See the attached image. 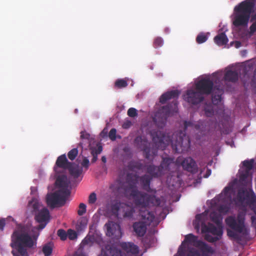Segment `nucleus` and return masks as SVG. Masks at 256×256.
<instances>
[{
    "instance_id": "obj_1",
    "label": "nucleus",
    "mask_w": 256,
    "mask_h": 256,
    "mask_svg": "<svg viewBox=\"0 0 256 256\" xmlns=\"http://www.w3.org/2000/svg\"><path fill=\"white\" fill-rule=\"evenodd\" d=\"M158 132H156V136H154L152 138L156 148H151L150 144L141 136H138L134 139V144L143 151L145 158L148 160L152 159L157 154L158 148L164 150L170 143L173 150L177 153H184L190 148V138L182 131L174 134L175 140L166 138L164 134L162 136H158Z\"/></svg>"
},
{
    "instance_id": "obj_2",
    "label": "nucleus",
    "mask_w": 256,
    "mask_h": 256,
    "mask_svg": "<svg viewBox=\"0 0 256 256\" xmlns=\"http://www.w3.org/2000/svg\"><path fill=\"white\" fill-rule=\"evenodd\" d=\"M28 232L27 227L20 226L14 231L12 236L10 246L12 248H16L21 256H28L24 247L32 248L34 245V240H36L40 234L39 232H32L34 234L31 236Z\"/></svg>"
},
{
    "instance_id": "obj_3",
    "label": "nucleus",
    "mask_w": 256,
    "mask_h": 256,
    "mask_svg": "<svg viewBox=\"0 0 256 256\" xmlns=\"http://www.w3.org/2000/svg\"><path fill=\"white\" fill-rule=\"evenodd\" d=\"M223 80L220 82V84L217 85V82H214L208 78H204L198 81L196 84V90L203 94L208 95L212 94V102L214 104H218L220 102L222 95L224 93V87L222 85Z\"/></svg>"
},
{
    "instance_id": "obj_4",
    "label": "nucleus",
    "mask_w": 256,
    "mask_h": 256,
    "mask_svg": "<svg viewBox=\"0 0 256 256\" xmlns=\"http://www.w3.org/2000/svg\"><path fill=\"white\" fill-rule=\"evenodd\" d=\"M132 177L130 174L127 175V180H130V178ZM134 178L132 184H130V195L132 197L135 204L142 208H146L150 206L158 205L160 204V200L156 198L155 196L150 195L146 193L140 192L136 186V181L138 176L136 175L132 176Z\"/></svg>"
},
{
    "instance_id": "obj_5",
    "label": "nucleus",
    "mask_w": 256,
    "mask_h": 256,
    "mask_svg": "<svg viewBox=\"0 0 256 256\" xmlns=\"http://www.w3.org/2000/svg\"><path fill=\"white\" fill-rule=\"evenodd\" d=\"M254 6V2L248 0H244L236 6L234 9V25L236 26H246Z\"/></svg>"
},
{
    "instance_id": "obj_6",
    "label": "nucleus",
    "mask_w": 256,
    "mask_h": 256,
    "mask_svg": "<svg viewBox=\"0 0 256 256\" xmlns=\"http://www.w3.org/2000/svg\"><path fill=\"white\" fill-rule=\"evenodd\" d=\"M120 246L126 252V254L110 244H106L102 248V254L104 256H138V247L134 243L122 242Z\"/></svg>"
},
{
    "instance_id": "obj_7",
    "label": "nucleus",
    "mask_w": 256,
    "mask_h": 256,
    "mask_svg": "<svg viewBox=\"0 0 256 256\" xmlns=\"http://www.w3.org/2000/svg\"><path fill=\"white\" fill-rule=\"evenodd\" d=\"M174 165V159L170 158H163L160 166L150 164L146 166V172L152 178H158L164 174L166 171H170V167Z\"/></svg>"
},
{
    "instance_id": "obj_8",
    "label": "nucleus",
    "mask_w": 256,
    "mask_h": 256,
    "mask_svg": "<svg viewBox=\"0 0 256 256\" xmlns=\"http://www.w3.org/2000/svg\"><path fill=\"white\" fill-rule=\"evenodd\" d=\"M70 194V190H58L46 196L47 204L52 208L63 206Z\"/></svg>"
},
{
    "instance_id": "obj_9",
    "label": "nucleus",
    "mask_w": 256,
    "mask_h": 256,
    "mask_svg": "<svg viewBox=\"0 0 256 256\" xmlns=\"http://www.w3.org/2000/svg\"><path fill=\"white\" fill-rule=\"evenodd\" d=\"M244 216L239 214L236 220L234 217L230 216L226 219V222L232 230L244 235H247L248 232L244 226Z\"/></svg>"
},
{
    "instance_id": "obj_10",
    "label": "nucleus",
    "mask_w": 256,
    "mask_h": 256,
    "mask_svg": "<svg viewBox=\"0 0 256 256\" xmlns=\"http://www.w3.org/2000/svg\"><path fill=\"white\" fill-rule=\"evenodd\" d=\"M177 110V102L176 101L172 102L170 104L163 106L156 113L154 117L153 118V121L157 124V117L161 116V127H162L164 125L167 118L174 112H176Z\"/></svg>"
},
{
    "instance_id": "obj_11",
    "label": "nucleus",
    "mask_w": 256,
    "mask_h": 256,
    "mask_svg": "<svg viewBox=\"0 0 256 256\" xmlns=\"http://www.w3.org/2000/svg\"><path fill=\"white\" fill-rule=\"evenodd\" d=\"M111 211L112 215L118 218H121L120 212H122V217L128 219L132 218L134 212V208L126 205L122 206L118 203H116L112 206Z\"/></svg>"
},
{
    "instance_id": "obj_12",
    "label": "nucleus",
    "mask_w": 256,
    "mask_h": 256,
    "mask_svg": "<svg viewBox=\"0 0 256 256\" xmlns=\"http://www.w3.org/2000/svg\"><path fill=\"white\" fill-rule=\"evenodd\" d=\"M34 218L40 224L38 226L32 228V232H38L46 227L50 220L49 210L46 208H42L36 213Z\"/></svg>"
},
{
    "instance_id": "obj_13",
    "label": "nucleus",
    "mask_w": 256,
    "mask_h": 256,
    "mask_svg": "<svg viewBox=\"0 0 256 256\" xmlns=\"http://www.w3.org/2000/svg\"><path fill=\"white\" fill-rule=\"evenodd\" d=\"M184 240L188 243L193 244L194 246L199 248L202 252L210 253L212 252L211 246L202 241L198 240V237L192 234L186 235L185 236Z\"/></svg>"
},
{
    "instance_id": "obj_14",
    "label": "nucleus",
    "mask_w": 256,
    "mask_h": 256,
    "mask_svg": "<svg viewBox=\"0 0 256 256\" xmlns=\"http://www.w3.org/2000/svg\"><path fill=\"white\" fill-rule=\"evenodd\" d=\"M106 228V235L112 237V238L118 240L122 236V232L119 224L109 222L105 224Z\"/></svg>"
},
{
    "instance_id": "obj_15",
    "label": "nucleus",
    "mask_w": 256,
    "mask_h": 256,
    "mask_svg": "<svg viewBox=\"0 0 256 256\" xmlns=\"http://www.w3.org/2000/svg\"><path fill=\"white\" fill-rule=\"evenodd\" d=\"M185 101L193 105H196L203 101L204 97L198 92L188 90L184 96Z\"/></svg>"
},
{
    "instance_id": "obj_16",
    "label": "nucleus",
    "mask_w": 256,
    "mask_h": 256,
    "mask_svg": "<svg viewBox=\"0 0 256 256\" xmlns=\"http://www.w3.org/2000/svg\"><path fill=\"white\" fill-rule=\"evenodd\" d=\"M237 199L242 204L244 202L246 204H254L256 201V196L254 193L250 194L245 188H241L238 190Z\"/></svg>"
},
{
    "instance_id": "obj_17",
    "label": "nucleus",
    "mask_w": 256,
    "mask_h": 256,
    "mask_svg": "<svg viewBox=\"0 0 256 256\" xmlns=\"http://www.w3.org/2000/svg\"><path fill=\"white\" fill-rule=\"evenodd\" d=\"M72 162L68 161L65 154L59 156L56 160L55 165L54 167V170L58 174L60 173L59 168H61L63 170H67L68 166H72Z\"/></svg>"
},
{
    "instance_id": "obj_18",
    "label": "nucleus",
    "mask_w": 256,
    "mask_h": 256,
    "mask_svg": "<svg viewBox=\"0 0 256 256\" xmlns=\"http://www.w3.org/2000/svg\"><path fill=\"white\" fill-rule=\"evenodd\" d=\"M183 168L192 174H196L198 172V167L195 160L190 157L185 158L181 162Z\"/></svg>"
},
{
    "instance_id": "obj_19",
    "label": "nucleus",
    "mask_w": 256,
    "mask_h": 256,
    "mask_svg": "<svg viewBox=\"0 0 256 256\" xmlns=\"http://www.w3.org/2000/svg\"><path fill=\"white\" fill-rule=\"evenodd\" d=\"M202 233L210 232L214 235L220 236L222 234V225L216 227L213 224L208 223V225L204 224H202Z\"/></svg>"
},
{
    "instance_id": "obj_20",
    "label": "nucleus",
    "mask_w": 256,
    "mask_h": 256,
    "mask_svg": "<svg viewBox=\"0 0 256 256\" xmlns=\"http://www.w3.org/2000/svg\"><path fill=\"white\" fill-rule=\"evenodd\" d=\"M56 184L60 188L59 190H70L68 189L70 182L66 175L58 176L56 179Z\"/></svg>"
},
{
    "instance_id": "obj_21",
    "label": "nucleus",
    "mask_w": 256,
    "mask_h": 256,
    "mask_svg": "<svg viewBox=\"0 0 256 256\" xmlns=\"http://www.w3.org/2000/svg\"><path fill=\"white\" fill-rule=\"evenodd\" d=\"M146 224L143 222H135L132 224L134 231L138 236H143L146 231Z\"/></svg>"
},
{
    "instance_id": "obj_22",
    "label": "nucleus",
    "mask_w": 256,
    "mask_h": 256,
    "mask_svg": "<svg viewBox=\"0 0 256 256\" xmlns=\"http://www.w3.org/2000/svg\"><path fill=\"white\" fill-rule=\"evenodd\" d=\"M240 72L238 70H228L225 72L224 78L225 81L235 82L238 79Z\"/></svg>"
},
{
    "instance_id": "obj_23",
    "label": "nucleus",
    "mask_w": 256,
    "mask_h": 256,
    "mask_svg": "<svg viewBox=\"0 0 256 256\" xmlns=\"http://www.w3.org/2000/svg\"><path fill=\"white\" fill-rule=\"evenodd\" d=\"M180 92L178 90H172L163 94L160 98V102L164 104L172 98H178Z\"/></svg>"
},
{
    "instance_id": "obj_24",
    "label": "nucleus",
    "mask_w": 256,
    "mask_h": 256,
    "mask_svg": "<svg viewBox=\"0 0 256 256\" xmlns=\"http://www.w3.org/2000/svg\"><path fill=\"white\" fill-rule=\"evenodd\" d=\"M140 215L142 219L144 220L146 224H150L152 222L155 218V216L153 212H150L148 210H140Z\"/></svg>"
},
{
    "instance_id": "obj_25",
    "label": "nucleus",
    "mask_w": 256,
    "mask_h": 256,
    "mask_svg": "<svg viewBox=\"0 0 256 256\" xmlns=\"http://www.w3.org/2000/svg\"><path fill=\"white\" fill-rule=\"evenodd\" d=\"M152 180V176L148 174H144L140 178V181L142 188L148 192H151L150 184Z\"/></svg>"
},
{
    "instance_id": "obj_26",
    "label": "nucleus",
    "mask_w": 256,
    "mask_h": 256,
    "mask_svg": "<svg viewBox=\"0 0 256 256\" xmlns=\"http://www.w3.org/2000/svg\"><path fill=\"white\" fill-rule=\"evenodd\" d=\"M80 137L82 142H80L79 146L82 148V150L84 148V146L86 144H87L88 147L90 148L92 146L90 144V136L88 133L85 130L82 131Z\"/></svg>"
},
{
    "instance_id": "obj_27",
    "label": "nucleus",
    "mask_w": 256,
    "mask_h": 256,
    "mask_svg": "<svg viewBox=\"0 0 256 256\" xmlns=\"http://www.w3.org/2000/svg\"><path fill=\"white\" fill-rule=\"evenodd\" d=\"M68 170L70 174L74 178H78L82 171V168L74 162H72V166H68Z\"/></svg>"
},
{
    "instance_id": "obj_28",
    "label": "nucleus",
    "mask_w": 256,
    "mask_h": 256,
    "mask_svg": "<svg viewBox=\"0 0 256 256\" xmlns=\"http://www.w3.org/2000/svg\"><path fill=\"white\" fill-rule=\"evenodd\" d=\"M90 153L92 156V162L94 163L98 160V155L102 152V147L100 144L97 143L96 146H90Z\"/></svg>"
},
{
    "instance_id": "obj_29",
    "label": "nucleus",
    "mask_w": 256,
    "mask_h": 256,
    "mask_svg": "<svg viewBox=\"0 0 256 256\" xmlns=\"http://www.w3.org/2000/svg\"><path fill=\"white\" fill-rule=\"evenodd\" d=\"M214 41L219 46L226 44L228 42V38L224 32H221L214 38Z\"/></svg>"
},
{
    "instance_id": "obj_30",
    "label": "nucleus",
    "mask_w": 256,
    "mask_h": 256,
    "mask_svg": "<svg viewBox=\"0 0 256 256\" xmlns=\"http://www.w3.org/2000/svg\"><path fill=\"white\" fill-rule=\"evenodd\" d=\"M254 160L251 159L250 160H245L243 162V166L246 168V171L244 174L242 175V177L245 178H246L248 172L253 168Z\"/></svg>"
},
{
    "instance_id": "obj_31",
    "label": "nucleus",
    "mask_w": 256,
    "mask_h": 256,
    "mask_svg": "<svg viewBox=\"0 0 256 256\" xmlns=\"http://www.w3.org/2000/svg\"><path fill=\"white\" fill-rule=\"evenodd\" d=\"M210 217L212 220L218 226L222 225V218L220 214H218L216 212H214L210 213Z\"/></svg>"
},
{
    "instance_id": "obj_32",
    "label": "nucleus",
    "mask_w": 256,
    "mask_h": 256,
    "mask_svg": "<svg viewBox=\"0 0 256 256\" xmlns=\"http://www.w3.org/2000/svg\"><path fill=\"white\" fill-rule=\"evenodd\" d=\"M204 110L206 116L208 117H210L214 115V108L211 104H206L204 106Z\"/></svg>"
},
{
    "instance_id": "obj_33",
    "label": "nucleus",
    "mask_w": 256,
    "mask_h": 256,
    "mask_svg": "<svg viewBox=\"0 0 256 256\" xmlns=\"http://www.w3.org/2000/svg\"><path fill=\"white\" fill-rule=\"evenodd\" d=\"M128 85V82L124 79H118L114 82V87L118 88H126Z\"/></svg>"
},
{
    "instance_id": "obj_34",
    "label": "nucleus",
    "mask_w": 256,
    "mask_h": 256,
    "mask_svg": "<svg viewBox=\"0 0 256 256\" xmlns=\"http://www.w3.org/2000/svg\"><path fill=\"white\" fill-rule=\"evenodd\" d=\"M29 206L32 207L33 209V212H38L40 208V204L36 200H32L29 202Z\"/></svg>"
},
{
    "instance_id": "obj_35",
    "label": "nucleus",
    "mask_w": 256,
    "mask_h": 256,
    "mask_svg": "<svg viewBox=\"0 0 256 256\" xmlns=\"http://www.w3.org/2000/svg\"><path fill=\"white\" fill-rule=\"evenodd\" d=\"M130 167L132 169L140 170L142 168L143 164L139 161H132L130 163Z\"/></svg>"
},
{
    "instance_id": "obj_36",
    "label": "nucleus",
    "mask_w": 256,
    "mask_h": 256,
    "mask_svg": "<svg viewBox=\"0 0 256 256\" xmlns=\"http://www.w3.org/2000/svg\"><path fill=\"white\" fill-rule=\"evenodd\" d=\"M87 222L85 220H82L78 222L76 225V229L78 231H82L84 230L86 226Z\"/></svg>"
},
{
    "instance_id": "obj_37",
    "label": "nucleus",
    "mask_w": 256,
    "mask_h": 256,
    "mask_svg": "<svg viewBox=\"0 0 256 256\" xmlns=\"http://www.w3.org/2000/svg\"><path fill=\"white\" fill-rule=\"evenodd\" d=\"M78 154V150L77 148H74L71 150L68 154V158L71 160H74Z\"/></svg>"
},
{
    "instance_id": "obj_38",
    "label": "nucleus",
    "mask_w": 256,
    "mask_h": 256,
    "mask_svg": "<svg viewBox=\"0 0 256 256\" xmlns=\"http://www.w3.org/2000/svg\"><path fill=\"white\" fill-rule=\"evenodd\" d=\"M208 40V36L204 33H200L196 38V41L198 44L204 42Z\"/></svg>"
},
{
    "instance_id": "obj_39",
    "label": "nucleus",
    "mask_w": 256,
    "mask_h": 256,
    "mask_svg": "<svg viewBox=\"0 0 256 256\" xmlns=\"http://www.w3.org/2000/svg\"><path fill=\"white\" fill-rule=\"evenodd\" d=\"M201 125L202 124H200V123L194 124L191 122L185 121L184 122V129H186L188 127H192L194 128L197 130H199Z\"/></svg>"
},
{
    "instance_id": "obj_40",
    "label": "nucleus",
    "mask_w": 256,
    "mask_h": 256,
    "mask_svg": "<svg viewBox=\"0 0 256 256\" xmlns=\"http://www.w3.org/2000/svg\"><path fill=\"white\" fill-rule=\"evenodd\" d=\"M164 41L162 38L156 37L154 38L153 42V46L154 48L160 47L163 45Z\"/></svg>"
},
{
    "instance_id": "obj_41",
    "label": "nucleus",
    "mask_w": 256,
    "mask_h": 256,
    "mask_svg": "<svg viewBox=\"0 0 256 256\" xmlns=\"http://www.w3.org/2000/svg\"><path fill=\"white\" fill-rule=\"evenodd\" d=\"M57 234L62 240H66L68 238V232H66L63 229L58 230L57 232Z\"/></svg>"
},
{
    "instance_id": "obj_42",
    "label": "nucleus",
    "mask_w": 256,
    "mask_h": 256,
    "mask_svg": "<svg viewBox=\"0 0 256 256\" xmlns=\"http://www.w3.org/2000/svg\"><path fill=\"white\" fill-rule=\"evenodd\" d=\"M77 233L72 229L68 230V238L70 240H74L77 238Z\"/></svg>"
},
{
    "instance_id": "obj_43",
    "label": "nucleus",
    "mask_w": 256,
    "mask_h": 256,
    "mask_svg": "<svg viewBox=\"0 0 256 256\" xmlns=\"http://www.w3.org/2000/svg\"><path fill=\"white\" fill-rule=\"evenodd\" d=\"M52 248L48 244L44 245L42 248V252L45 255L50 256L52 254Z\"/></svg>"
},
{
    "instance_id": "obj_44",
    "label": "nucleus",
    "mask_w": 256,
    "mask_h": 256,
    "mask_svg": "<svg viewBox=\"0 0 256 256\" xmlns=\"http://www.w3.org/2000/svg\"><path fill=\"white\" fill-rule=\"evenodd\" d=\"M230 210V207L225 204L220 206L218 208V210L220 214H226Z\"/></svg>"
},
{
    "instance_id": "obj_45",
    "label": "nucleus",
    "mask_w": 256,
    "mask_h": 256,
    "mask_svg": "<svg viewBox=\"0 0 256 256\" xmlns=\"http://www.w3.org/2000/svg\"><path fill=\"white\" fill-rule=\"evenodd\" d=\"M86 205L84 203H80L79 205V210L78 211V214L79 216H82L86 212Z\"/></svg>"
},
{
    "instance_id": "obj_46",
    "label": "nucleus",
    "mask_w": 256,
    "mask_h": 256,
    "mask_svg": "<svg viewBox=\"0 0 256 256\" xmlns=\"http://www.w3.org/2000/svg\"><path fill=\"white\" fill-rule=\"evenodd\" d=\"M206 240L210 242H214L219 240V238L216 236H212L208 234H206L204 236Z\"/></svg>"
},
{
    "instance_id": "obj_47",
    "label": "nucleus",
    "mask_w": 256,
    "mask_h": 256,
    "mask_svg": "<svg viewBox=\"0 0 256 256\" xmlns=\"http://www.w3.org/2000/svg\"><path fill=\"white\" fill-rule=\"evenodd\" d=\"M128 115L130 117L134 118L138 116L137 110L134 108H130L128 110Z\"/></svg>"
},
{
    "instance_id": "obj_48",
    "label": "nucleus",
    "mask_w": 256,
    "mask_h": 256,
    "mask_svg": "<svg viewBox=\"0 0 256 256\" xmlns=\"http://www.w3.org/2000/svg\"><path fill=\"white\" fill-rule=\"evenodd\" d=\"M116 128H112L108 134L109 138L112 141L116 140Z\"/></svg>"
},
{
    "instance_id": "obj_49",
    "label": "nucleus",
    "mask_w": 256,
    "mask_h": 256,
    "mask_svg": "<svg viewBox=\"0 0 256 256\" xmlns=\"http://www.w3.org/2000/svg\"><path fill=\"white\" fill-rule=\"evenodd\" d=\"M96 193L92 192L88 196V202L90 204H93L96 202Z\"/></svg>"
},
{
    "instance_id": "obj_50",
    "label": "nucleus",
    "mask_w": 256,
    "mask_h": 256,
    "mask_svg": "<svg viewBox=\"0 0 256 256\" xmlns=\"http://www.w3.org/2000/svg\"><path fill=\"white\" fill-rule=\"evenodd\" d=\"M81 164L82 167L88 169L90 164L88 159L86 157H84Z\"/></svg>"
},
{
    "instance_id": "obj_51",
    "label": "nucleus",
    "mask_w": 256,
    "mask_h": 256,
    "mask_svg": "<svg viewBox=\"0 0 256 256\" xmlns=\"http://www.w3.org/2000/svg\"><path fill=\"white\" fill-rule=\"evenodd\" d=\"M92 243V242L90 238H86L82 240V244L84 246L86 245H91Z\"/></svg>"
},
{
    "instance_id": "obj_52",
    "label": "nucleus",
    "mask_w": 256,
    "mask_h": 256,
    "mask_svg": "<svg viewBox=\"0 0 256 256\" xmlns=\"http://www.w3.org/2000/svg\"><path fill=\"white\" fill-rule=\"evenodd\" d=\"M187 256H200V254L198 250H192L189 251Z\"/></svg>"
},
{
    "instance_id": "obj_53",
    "label": "nucleus",
    "mask_w": 256,
    "mask_h": 256,
    "mask_svg": "<svg viewBox=\"0 0 256 256\" xmlns=\"http://www.w3.org/2000/svg\"><path fill=\"white\" fill-rule=\"evenodd\" d=\"M250 34H254L256 32V21L250 26Z\"/></svg>"
},
{
    "instance_id": "obj_54",
    "label": "nucleus",
    "mask_w": 256,
    "mask_h": 256,
    "mask_svg": "<svg viewBox=\"0 0 256 256\" xmlns=\"http://www.w3.org/2000/svg\"><path fill=\"white\" fill-rule=\"evenodd\" d=\"M237 232H236L234 234L232 238L234 240L239 242L242 240V236Z\"/></svg>"
},
{
    "instance_id": "obj_55",
    "label": "nucleus",
    "mask_w": 256,
    "mask_h": 256,
    "mask_svg": "<svg viewBox=\"0 0 256 256\" xmlns=\"http://www.w3.org/2000/svg\"><path fill=\"white\" fill-rule=\"evenodd\" d=\"M237 232H236L234 234L232 238L234 240L239 242L242 240V236Z\"/></svg>"
},
{
    "instance_id": "obj_56",
    "label": "nucleus",
    "mask_w": 256,
    "mask_h": 256,
    "mask_svg": "<svg viewBox=\"0 0 256 256\" xmlns=\"http://www.w3.org/2000/svg\"><path fill=\"white\" fill-rule=\"evenodd\" d=\"M5 221V219L4 218L0 219V231H2L4 230V228L6 225Z\"/></svg>"
},
{
    "instance_id": "obj_57",
    "label": "nucleus",
    "mask_w": 256,
    "mask_h": 256,
    "mask_svg": "<svg viewBox=\"0 0 256 256\" xmlns=\"http://www.w3.org/2000/svg\"><path fill=\"white\" fill-rule=\"evenodd\" d=\"M247 204L250 206L251 210L254 212L256 214V200L254 204L247 203Z\"/></svg>"
},
{
    "instance_id": "obj_58",
    "label": "nucleus",
    "mask_w": 256,
    "mask_h": 256,
    "mask_svg": "<svg viewBox=\"0 0 256 256\" xmlns=\"http://www.w3.org/2000/svg\"><path fill=\"white\" fill-rule=\"evenodd\" d=\"M132 122L130 120L125 122L122 124V128H128L132 126Z\"/></svg>"
},
{
    "instance_id": "obj_59",
    "label": "nucleus",
    "mask_w": 256,
    "mask_h": 256,
    "mask_svg": "<svg viewBox=\"0 0 256 256\" xmlns=\"http://www.w3.org/2000/svg\"><path fill=\"white\" fill-rule=\"evenodd\" d=\"M236 232V231H235L234 230H228V236L232 238Z\"/></svg>"
},
{
    "instance_id": "obj_60",
    "label": "nucleus",
    "mask_w": 256,
    "mask_h": 256,
    "mask_svg": "<svg viewBox=\"0 0 256 256\" xmlns=\"http://www.w3.org/2000/svg\"><path fill=\"white\" fill-rule=\"evenodd\" d=\"M251 220H252V224L256 226V216H252Z\"/></svg>"
},
{
    "instance_id": "obj_61",
    "label": "nucleus",
    "mask_w": 256,
    "mask_h": 256,
    "mask_svg": "<svg viewBox=\"0 0 256 256\" xmlns=\"http://www.w3.org/2000/svg\"><path fill=\"white\" fill-rule=\"evenodd\" d=\"M231 190V188L230 187H229V186H226V187L223 192H224V194H226V193H228L230 190Z\"/></svg>"
},
{
    "instance_id": "obj_62",
    "label": "nucleus",
    "mask_w": 256,
    "mask_h": 256,
    "mask_svg": "<svg viewBox=\"0 0 256 256\" xmlns=\"http://www.w3.org/2000/svg\"><path fill=\"white\" fill-rule=\"evenodd\" d=\"M210 174H211V170L210 169H208L206 170V174H205L204 177L206 178L208 177Z\"/></svg>"
},
{
    "instance_id": "obj_63",
    "label": "nucleus",
    "mask_w": 256,
    "mask_h": 256,
    "mask_svg": "<svg viewBox=\"0 0 256 256\" xmlns=\"http://www.w3.org/2000/svg\"><path fill=\"white\" fill-rule=\"evenodd\" d=\"M107 134V130H106L105 129H104L100 133V136H103L105 135H106Z\"/></svg>"
},
{
    "instance_id": "obj_64",
    "label": "nucleus",
    "mask_w": 256,
    "mask_h": 256,
    "mask_svg": "<svg viewBox=\"0 0 256 256\" xmlns=\"http://www.w3.org/2000/svg\"><path fill=\"white\" fill-rule=\"evenodd\" d=\"M102 161L104 162V163H106V158L105 156H102Z\"/></svg>"
}]
</instances>
